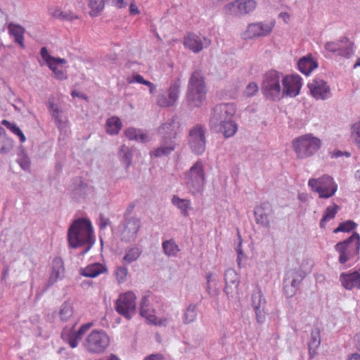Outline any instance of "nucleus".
<instances>
[{"instance_id":"obj_1","label":"nucleus","mask_w":360,"mask_h":360,"mask_svg":"<svg viewBox=\"0 0 360 360\" xmlns=\"http://www.w3.org/2000/svg\"><path fill=\"white\" fill-rule=\"evenodd\" d=\"M68 242L72 248L88 245L87 248L82 252L86 253L94 245L93 227L90 221L84 219L75 220L68 230Z\"/></svg>"},{"instance_id":"obj_2","label":"nucleus","mask_w":360,"mask_h":360,"mask_svg":"<svg viewBox=\"0 0 360 360\" xmlns=\"http://www.w3.org/2000/svg\"><path fill=\"white\" fill-rule=\"evenodd\" d=\"M207 89L201 70L193 72L188 80L186 101L191 107H200L206 99Z\"/></svg>"},{"instance_id":"obj_3","label":"nucleus","mask_w":360,"mask_h":360,"mask_svg":"<svg viewBox=\"0 0 360 360\" xmlns=\"http://www.w3.org/2000/svg\"><path fill=\"white\" fill-rule=\"evenodd\" d=\"M180 124L178 122L172 120L164 123L158 129V134L163 139L162 145L151 153L155 157H162L170 154L175 148V143L172 140L176 138Z\"/></svg>"},{"instance_id":"obj_4","label":"nucleus","mask_w":360,"mask_h":360,"mask_svg":"<svg viewBox=\"0 0 360 360\" xmlns=\"http://www.w3.org/2000/svg\"><path fill=\"white\" fill-rule=\"evenodd\" d=\"M335 250L339 253L338 261L341 264L355 259L360 252V235L354 232L347 239L338 243Z\"/></svg>"},{"instance_id":"obj_5","label":"nucleus","mask_w":360,"mask_h":360,"mask_svg":"<svg viewBox=\"0 0 360 360\" xmlns=\"http://www.w3.org/2000/svg\"><path fill=\"white\" fill-rule=\"evenodd\" d=\"M292 146L297 157L304 159L314 155L320 149L321 141L312 134H308L295 139Z\"/></svg>"},{"instance_id":"obj_6","label":"nucleus","mask_w":360,"mask_h":360,"mask_svg":"<svg viewBox=\"0 0 360 360\" xmlns=\"http://www.w3.org/2000/svg\"><path fill=\"white\" fill-rule=\"evenodd\" d=\"M308 186L312 191L319 194L320 198L325 199L333 197L338 188L334 179L328 174H324L316 179H309Z\"/></svg>"},{"instance_id":"obj_7","label":"nucleus","mask_w":360,"mask_h":360,"mask_svg":"<svg viewBox=\"0 0 360 360\" xmlns=\"http://www.w3.org/2000/svg\"><path fill=\"white\" fill-rule=\"evenodd\" d=\"M205 181V173L203 163L201 161H198L185 175L186 186L194 193L202 190Z\"/></svg>"},{"instance_id":"obj_8","label":"nucleus","mask_w":360,"mask_h":360,"mask_svg":"<svg viewBox=\"0 0 360 360\" xmlns=\"http://www.w3.org/2000/svg\"><path fill=\"white\" fill-rule=\"evenodd\" d=\"M110 344V338L102 330H94L86 338L84 342L85 349L90 353H103Z\"/></svg>"},{"instance_id":"obj_9","label":"nucleus","mask_w":360,"mask_h":360,"mask_svg":"<svg viewBox=\"0 0 360 360\" xmlns=\"http://www.w3.org/2000/svg\"><path fill=\"white\" fill-rule=\"evenodd\" d=\"M262 91L263 94L269 99L276 100L280 98L282 91L281 75L278 72L270 70L264 75Z\"/></svg>"},{"instance_id":"obj_10","label":"nucleus","mask_w":360,"mask_h":360,"mask_svg":"<svg viewBox=\"0 0 360 360\" xmlns=\"http://www.w3.org/2000/svg\"><path fill=\"white\" fill-rule=\"evenodd\" d=\"M116 311L127 319L134 314L136 307V296L132 291L121 293L115 302Z\"/></svg>"},{"instance_id":"obj_11","label":"nucleus","mask_w":360,"mask_h":360,"mask_svg":"<svg viewBox=\"0 0 360 360\" xmlns=\"http://www.w3.org/2000/svg\"><path fill=\"white\" fill-rule=\"evenodd\" d=\"M236 113V106L231 103H221L217 105L212 110L210 117V125L217 127L225 122L231 120Z\"/></svg>"},{"instance_id":"obj_12","label":"nucleus","mask_w":360,"mask_h":360,"mask_svg":"<svg viewBox=\"0 0 360 360\" xmlns=\"http://www.w3.org/2000/svg\"><path fill=\"white\" fill-rule=\"evenodd\" d=\"M275 26L274 22H256L250 23L241 34L243 39H252L269 35Z\"/></svg>"},{"instance_id":"obj_13","label":"nucleus","mask_w":360,"mask_h":360,"mask_svg":"<svg viewBox=\"0 0 360 360\" xmlns=\"http://www.w3.org/2000/svg\"><path fill=\"white\" fill-rule=\"evenodd\" d=\"M256 6L257 3L255 0H235L227 4L224 10L226 14L238 16L252 12Z\"/></svg>"},{"instance_id":"obj_14","label":"nucleus","mask_w":360,"mask_h":360,"mask_svg":"<svg viewBox=\"0 0 360 360\" xmlns=\"http://www.w3.org/2000/svg\"><path fill=\"white\" fill-rule=\"evenodd\" d=\"M324 48L327 51L345 58H349L354 53V43L347 37L335 41H328L325 44Z\"/></svg>"},{"instance_id":"obj_15","label":"nucleus","mask_w":360,"mask_h":360,"mask_svg":"<svg viewBox=\"0 0 360 360\" xmlns=\"http://www.w3.org/2000/svg\"><path fill=\"white\" fill-rule=\"evenodd\" d=\"M93 323H87L82 325L77 331L72 329L64 328L61 332V338L63 342L68 343L71 348L78 346L79 341L82 340V335L92 326Z\"/></svg>"},{"instance_id":"obj_16","label":"nucleus","mask_w":360,"mask_h":360,"mask_svg":"<svg viewBox=\"0 0 360 360\" xmlns=\"http://www.w3.org/2000/svg\"><path fill=\"white\" fill-rule=\"evenodd\" d=\"M141 228V219L137 217L126 218L120 236L122 240L131 242L135 240Z\"/></svg>"},{"instance_id":"obj_17","label":"nucleus","mask_w":360,"mask_h":360,"mask_svg":"<svg viewBox=\"0 0 360 360\" xmlns=\"http://www.w3.org/2000/svg\"><path fill=\"white\" fill-rule=\"evenodd\" d=\"M205 131L201 126L193 127L189 134V144L193 153L202 154L205 150Z\"/></svg>"},{"instance_id":"obj_18","label":"nucleus","mask_w":360,"mask_h":360,"mask_svg":"<svg viewBox=\"0 0 360 360\" xmlns=\"http://www.w3.org/2000/svg\"><path fill=\"white\" fill-rule=\"evenodd\" d=\"M211 39L207 37H200L194 33H188L184 39V45L193 53H199L204 48L210 46Z\"/></svg>"},{"instance_id":"obj_19","label":"nucleus","mask_w":360,"mask_h":360,"mask_svg":"<svg viewBox=\"0 0 360 360\" xmlns=\"http://www.w3.org/2000/svg\"><path fill=\"white\" fill-rule=\"evenodd\" d=\"M283 94L295 97L300 94L302 86V79L298 75L285 76L283 79Z\"/></svg>"},{"instance_id":"obj_20","label":"nucleus","mask_w":360,"mask_h":360,"mask_svg":"<svg viewBox=\"0 0 360 360\" xmlns=\"http://www.w3.org/2000/svg\"><path fill=\"white\" fill-rule=\"evenodd\" d=\"M311 96L316 99H327L331 96L330 88L324 80L316 78L308 84Z\"/></svg>"},{"instance_id":"obj_21","label":"nucleus","mask_w":360,"mask_h":360,"mask_svg":"<svg viewBox=\"0 0 360 360\" xmlns=\"http://www.w3.org/2000/svg\"><path fill=\"white\" fill-rule=\"evenodd\" d=\"M140 314L145 317L147 321L156 326H166L167 319H158L155 314V311L149 307L148 297L144 296L141 302Z\"/></svg>"},{"instance_id":"obj_22","label":"nucleus","mask_w":360,"mask_h":360,"mask_svg":"<svg viewBox=\"0 0 360 360\" xmlns=\"http://www.w3.org/2000/svg\"><path fill=\"white\" fill-rule=\"evenodd\" d=\"M274 213L271 205L269 202L262 203L255 210V217L257 224L268 227Z\"/></svg>"},{"instance_id":"obj_23","label":"nucleus","mask_w":360,"mask_h":360,"mask_svg":"<svg viewBox=\"0 0 360 360\" xmlns=\"http://www.w3.org/2000/svg\"><path fill=\"white\" fill-rule=\"evenodd\" d=\"M340 281L346 290L360 289V269L342 273Z\"/></svg>"},{"instance_id":"obj_24","label":"nucleus","mask_w":360,"mask_h":360,"mask_svg":"<svg viewBox=\"0 0 360 360\" xmlns=\"http://www.w3.org/2000/svg\"><path fill=\"white\" fill-rule=\"evenodd\" d=\"M224 280L226 283L224 291L228 295L238 291L239 276L235 270L232 269L226 270L224 275Z\"/></svg>"},{"instance_id":"obj_25","label":"nucleus","mask_w":360,"mask_h":360,"mask_svg":"<svg viewBox=\"0 0 360 360\" xmlns=\"http://www.w3.org/2000/svg\"><path fill=\"white\" fill-rule=\"evenodd\" d=\"M65 268L61 258H55L53 261L52 271L49 277V283L53 284L64 276Z\"/></svg>"},{"instance_id":"obj_26","label":"nucleus","mask_w":360,"mask_h":360,"mask_svg":"<svg viewBox=\"0 0 360 360\" xmlns=\"http://www.w3.org/2000/svg\"><path fill=\"white\" fill-rule=\"evenodd\" d=\"M7 28L9 34L14 37L15 42L18 44L22 49H25V29L22 26L13 22L9 23Z\"/></svg>"},{"instance_id":"obj_27","label":"nucleus","mask_w":360,"mask_h":360,"mask_svg":"<svg viewBox=\"0 0 360 360\" xmlns=\"http://www.w3.org/2000/svg\"><path fill=\"white\" fill-rule=\"evenodd\" d=\"M65 63H66V60L65 59L56 58L48 64V66L53 71L55 77L58 79L63 80L67 78L66 73L63 66Z\"/></svg>"},{"instance_id":"obj_28","label":"nucleus","mask_w":360,"mask_h":360,"mask_svg":"<svg viewBox=\"0 0 360 360\" xmlns=\"http://www.w3.org/2000/svg\"><path fill=\"white\" fill-rule=\"evenodd\" d=\"M106 271V268L100 263H94L80 269V274L89 278H95Z\"/></svg>"},{"instance_id":"obj_29","label":"nucleus","mask_w":360,"mask_h":360,"mask_svg":"<svg viewBox=\"0 0 360 360\" xmlns=\"http://www.w3.org/2000/svg\"><path fill=\"white\" fill-rule=\"evenodd\" d=\"M298 68L301 72L305 75H309L315 68H317V63L311 56H304L300 59Z\"/></svg>"},{"instance_id":"obj_30","label":"nucleus","mask_w":360,"mask_h":360,"mask_svg":"<svg viewBox=\"0 0 360 360\" xmlns=\"http://www.w3.org/2000/svg\"><path fill=\"white\" fill-rule=\"evenodd\" d=\"M122 123L118 117L112 116L106 121V132L110 135L117 134L121 130Z\"/></svg>"},{"instance_id":"obj_31","label":"nucleus","mask_w":360,"mask_h":360,"mask_svg":"<svg viewBox=\"0 0 360 360\" xmlns=\"http://www.w3.org/2000/svg\"><path fill=\"white\" fill-rule=\"evenodd\" d=\"M142 250L139 247L134 246L127 250L124 256L122 258V263L124 265L129 264L136 262L141 255Z\"/></svg>"},{"instance_id":"obj_32","label":"nucleus","mask_w":360,"mask_h":360,"mask_svg":"<svg viewBox=\"0 0 360 360\" xmlns=\"http://www.w3.org/2000/svg\"><path fill=\"white\" fill-rule=\"evenodd\" d=\"M13 147V141L7 136L5 130L0 127V153H8Z\"/></svg>"},{"instance_id":"obj_33","label":"nucleus","mask_w":360,"mask_h":360,"mask_svg":"<svg viewBox=\"0 0 360 360\" xmlns=\"http://www.w3.org/2000/svg\"><path fill=\"white\" fill-rule=\"evenodd\" d=\"M124 135L129 140L139 141L145 143L149 141L147 134L143 133L141 130L133 127H129L124 131Z\"/></svg>"},{"instance_id":"obj_34","label":"nucleus","mask_w":360,"mask_h":360,"mask_svg":"<svg viewBox=\"0 0 360 360\" xmlns=\"http://www.w3.org/2000/svg\"><path fill=\"white\" fill-rule=\"evenodd\" d=\"M218 126H219V131L226 138L233 136L238 129L237 124L232 120L219 124Z\"/></svg>"},{"instance_id":"obj_35","label":"nucleus","mask_w":360,"mask_h":360,"mask_svg":"<svg viewBox=\"0 0 360 360\" xmlns=\"http://www.w3.org/2000/svg\"><path fill=\"white\" fill-rule=\"evenodd\" d=\"M320 343V332L316 329L311 332L310 341L308 344L309 353L311 357H314L316 354V349L319 347Z\"/></svg>"},{"instance_id":"obj_36","label":"nucleus","mask_w":360,"mask_h":360,"mask_svg":"<svg viewBox=\"0 0 360 360\" xmlns=\"http://www.w3.org/2000/svg\"><path fill=\"white\" fill-rule=\"evenodd\" d=\"M181 86V80L180 78H177L171 83L168 89V96L170 98V101H172L174 104L179 98Z\"/></svg>"},{"instance_id":"obj_37","label":"nucleus","mask_w":360,"mask_h":360,"mask_svg":"<svg viewBox=\"0 0 360 360\" xmlns=\"http://www.w3.org/2000/svg\"><path fill=\"white\" fill-rule=\"evenodd\" d=\"M74 314V307L69 302H64L59 310V317L63 321H69Z\"/></svg>"},{"instance_id":"obj_38","label":"nucleus","mask_w":360,"mask_h":360,"mask_svg":"<svg viewBox=\"0 0 360 360\" xmlns=\"http://www.w3.org/2000/svg\"><path fill=\"white\" fill-rule=\"evenodd\" d=\"M90 8L89 15L92 17L98 16L105 8L104 0H88Z\"/></svg>"},{"instance_id":"obj_39","label":"nucleus","mask_w":360,"mask_h":360,"mask_svg":"<svg viewBox=\"0 0 360 360\" xmlns=\"http://www.w3.org/2000/svg\"><path fill=\"white\" fill-rule=\"evenodd\" d=\"M197 318V307L195 304H191L186 308L183 315V322L185 324H189L195 321Z\"/></svg>"},{"instance_id":"obj_40","label":"nucleus","mask_w":360,"mask_h":360,"mask_svg":"<svg viewBox=\"0 0 360 360\" xmlns=\"http://www.w3.org/2000/svg\"><path fill=\"white\" fill-rule=\"evenodd\" d=\"M299 283L300 281L295 278L291 281H288L287 279L284 280L283 291L287 297H291L295 294Z\"/></svg>"},{"instance_id":"obj_41","label":"nucleus","mask_w":360,"mask_h":360,"mask_svg":"<svg viewBox=\"0 0 360 360\" xmlns=\"http://www.w3.org/2000/svg\"><path fill=\"white\" fill-rule=\"evenodd\" d=\"M338 210L339 207L336 204H333V206H329L326 208L320 222L321 228H323L326 222L330 221L335 217Z\"/></svg>"},{"instance_id":"obj_42","label":"nucleus","mask_w":360,"mask_h":360,"mask_svg":"<svg viewBox=\"0 0 360 360\" xmlns=\"http://www.w3.org/2000/svg\"><path fill=\"white\" fill-rule=\"evenodd\" d=\"M252 305L254 310L264 308L266 301L260 289H258L256 292H253L252 295Z\"/></svg>"},{"instance_id":"obj_43","label":"nucleus","mask_w":360,"mask_h":360,"mask_svg":"<svg viewBox=\"0 0 360 360\" xmlns=\"http://www.w3.org/2000/svg\"><path fill=\"white\" fill-rule=\"evenodd\" d=\"M172 203L177 206L181 211V213L185 216H188V211L191 206V202L188 200L181 199L174 195L172 200Z\"/></svg>"},{"instance_id":"obj_44","label":"nucleus","mask_w":360,"mask_h":360,"mask_svg":"<svg viewBox=\"0 0 360 360\" xmlns=\"http://www.w3.org/2000/svg\"><path fill=\"white\" fill-rule=\"evenodd\" d=\"M1 124L9 129L12 133L18 136L20 142L24 143L26 141V137L20 129L14 123H11L6 120H3Z\"/></svg>"},{"instance_id":"obj_45","label":"nucleus","mask_w":360,"mask_h":360,"mask_svg":"<svg viewBox=\"0 0 360 360\" xmlns=\"http://www.w3.org/2000/svg\"><path fill=\"white\" fill-rule=\"evenodd\" d=\"M162 248L165 253L168 256H174L179 251L178 245L173 240L163 242Z\"/></svg>"},{"instance_id":"obj_46","label":"nucleus","mask_w":360,"mask_h":360,"mask_svg":"<svg viewBox=\"0 0 360 360\" xmlns=\"http://www.w3.org/2000/svg\"><path fill=\"white\" fill-rule=\"evenodd\" d=\"M357 226V224L351 220H347L344 222H342L339 224V226L333 230L334 233H337L338 232H345L349 233L353 230H354Z\"/></svg>"},{"instance_id":"obj_47","label":"nucleus","mask_w":360,"mask_h":360,"mask_svg":"<svg viewBox=\"0 0 360 360\" xmlns=\"http://www.w3.org/2000/svg\"><path fill=\"white\" fill-rule=\"evenodd\" d=\"M128 274V269L124 266H117L114 272L115 278L119 283H122L127 281Z\"/></svg>"},{"instance_id":"obj_48","label":"nucleus","mask_w":360,"mask_h":360,"mask_svg":"<svg viewBox=\"0 0 360 360\" xmlns=\"http://www.w3.org/2000/svg\"><path fill=\"white\" fill-rule=\"evenodd\" d=\"M49 109L56 122L58 124H61L63 122L61 118L62 110L59 108V107L53 102L49 101Z\"/></svg>"},{"instance_id":"obj_49","label":"nucleus","mask_w":360,"mask_h":360,"mask_svg":"<svg viewBox=\"0 0 360 360\" xmlns=\"http://www.w3.org/2000/svg\"><path fill=\"white\" fill-rule=\"evenodd\" d=\"M351 137L358 148H360V122L352 125Z\"/></svg>"},{"instance_id":"obj_50","label":"nucleus","mask_w":360,"mask_h":360,"mask_svg":"<svg viewBox=\"0 0 360 360\" xmlns=\"http://www.w3.org/2000/svg\"><path fill=\"white\" fill-rule=\"evenodd\" d=\"M156 103L161 108H168L174 105V103L170 101L169 96L164 94H160L157 96Z\"/></svg>"},{"instance_id":"obj_51","label":"nucleus","mask_w":360,"mask_h":360,"mask_svg":"<svg viewBox=\"0 0 360 360\" xmlns=\"http://www.w3.org/2000/svg\"><path fill=\"white\" fill-rule=\"evenodd\" d=\"M128 84L139 83L144 85H148V81L146 80L141 75L133 74L131 77L127 78Z\"/></svg>"},{"instance_id":"obj_52","label":"nucleus","mask_w":360,"mask_h":360,"mask_svg":"<svg viewBox=\"0 0 360 360\" xmlns=\"http://www.w3.org/2000/svg\"><path fill=\"white\" fill-rule=\"evenodd\" d=\"M259 87L257 83L255 82H250L246 87L245 91H244V94L250 97L256 94V93L258 91Z\"/></svg>"},{"instance_id":"obj_53","label":"nucleus","mask_w":360,"mask_h":360,"mask_svg":"<svg viewBox=\"0 0 360 360\" xmlns=\"http://www.w3.org/2000/svg\"><path fill=\"white\" fill-rule=\"evenodd\" d=\"M41 55L42 58L45 60V62L46 63L47 65L49 64L50 62H51L52 60H53L56 58L52 57L49 54V53L46 47H43L41 49Z\"/></svg>"},{"instance_id":"obj_54","label":"nucleus","mask_w":360,"mask_h":360,"mask_svg":"<svg viewBox=\"0 0 360 360\" xmlns=\"http://www.w3.org/2000/svg\"><path fill=\"white\" fill-rule=\"evenodd\" d=\"M143 360H166L162 354H153L147 356Z\"/></svg>"},{"instance_id":"obj_55","label":"nucleus","mask_w":360,"mask_h":360,"mask_svg":"<svg viewBox=\"0 0 360 360\" xmlns=\"http://www.w3.org/2000/svg\"><path fill=\"white\" fill-rule=\"evenodd\" d=\"M255 311L256 314L257 321L259 323H262L265 319L264 308L258 309V310H255Z\"/></svg>"},{"instance_id":"obj_56","label":"nucleus","mask_w":360,"mask_h":360,"mask_svg":"<svg viewBox=\"0 0 360 360\" xmlns=\"http://www.w3.org/2000/svg\"><path fill=\"white\" fill-rule=\"evenodd\" d=\"M61 19L66 20H74L78 19V16L72 13H63Z\"/></svg>"},{"instance_id":"obj_57","label":"nucleus","mask_w":360,"mask_h":360,"mask_svg":"<svg viewBox=\"0 0 360 360\" xmlns=\"http://www.w3.org/2000/svg\"><path fill=\"white\" fill-rule=\"evenodd\" d=\"M241 246H242V243H241V241H240L239 244L238 245V246L236 248V252L238 253V264H240V260L245 256L243 252L242 251Z\"/></svg>"},{"instance_id":"obj_58","label":"nucleus","mask_w":360,"mask_h":360,"mask_svg":"<svg viewBox=\"0 0 360 360\" xmlns=\"http://www.w3.org/2000/svg\"><path fill=\"white\" fill-rule=\"evenodd\" d=\"M63 11L60 8H55L53 11H50V14L55 18L61 19Z\"/></svg>"},{"instance_id":"obj_59","label":"nucleus","mask_w":360,"mask_h":360,"mask_svg":"<svg viewBox=\"0 0 360 360\" xmlns=\"http://www.w3.org/2000/svg\"><path fill=\"white\" fill-rule=\"evenodd\" d=\"M129 12L131 15H136L139 14L140 11L134 4H131L129 6Z\"/></svg>"},{"instance_id":"obj_60","label":"nucleus","mask_w":360,"mask_h":360,"mask_svg":"<svg viewBox=\"0 0 360 360\" xmlns=\"http://www.w3.org/2000/svg\"><path fill=\"white\" fill-rule=\"evenodd\" d=\"M131 153H127L124 155L123 161L126 164V166L128 167L131 164Z\"/></svg>"},{"instance_id":"obj_61","label":"nucleus","mask_w":360,"mask_h":360,"mask_svg":"<svg viewBox=\"0 0 360 360\" xmlns=\"http://www.w3.org/2000/svg\"><path fill=\"white\" fill-rule=\"evenodd\" d=\"M114 4L117 6L118 8H122L125 7L126 4H124V0H112Z\"/></svg>"},{"instance_id":"obj_62","label":"nucleus","mask_w":360,"mask_h":360,"mask_svg":"<svg viewBox=\"0 0 360 360\" xmlns=\"http://www.w3.org/2000/svg\"><path fill=\"white\" fill-rule=\"evenodd\" d=\"M279 16L285 21V22H288L290 19V15L286 12L281 13Z\"/></svg>"},{"instance_id":"obj_63","label":"nucleus","mask_w":360,"mask_h":360,"mask_svg":"<svg viewBox=\"0 0 360 360\" xmlns=\"http://www.w3.org/2000/svg\"><path fill=\"white\" fill-rule=\"evenodd\" d=\"M146 86L149 88L150 93L153 94L155 89V86L154 85V84L152 83L151 82L148 81V85H146Z\"/></svg>"},{"instance_id":"obj_64","label":"nucleus","mask_w":360,"mask_h":360,"mask_svg":"<svg viewBox=\"0 0 360 360\" xmlns=\"http://www.w3.org/2000/svg\"><path fill=\"white\" fill-rule=\"evenodd\" d=\"M348 360H360V354H353L350 356Z\"/></svg>"}]
</instances>
